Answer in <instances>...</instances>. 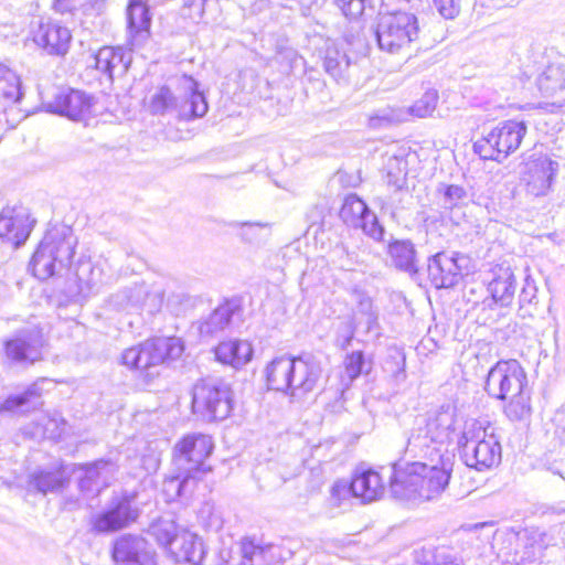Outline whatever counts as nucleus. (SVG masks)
Masks as SVG:
<instances>
[{
	"label": "nucleus",
	"mask_w": 565,
	"mask_h": 565,
	"mask_svg": "<svg viewBox=\"0 0 565 565\" xmlns=\"http://www.w3.org/2000/svg\"><path fill=\"white\" fill-rule=\"evenodd\" d=\"M321 376V362L310 353L279 356L266 367L268 387L285 393L291 402H303L315 394Z\"/></svg>",
	"instance_id": "nucleus-1"
},
{
	"label": "nucleus",
	"mask_w": 565,
	"mask_h": 565,
	"mask_svg": "<svg viewBox=\"0 0 565 565\" xmlns=\"http://www.w3.org/2000/svg\"><path fill=\"white\" fill-rule=\"evenodd\" d=\"M391 472V492L401 500H433L446 489L450 479V468L444 460L395 463Z\"/></svg>",
	"instance_id": "nucleus-2"
},
{
	"label": "nucleus",
	"mask_w": 565,
	"mask_h": 565,
	"mask_svg": "<svg viewBox=\"0 0 565 565\" xmlns=\"http://www.w3.org/2000/svg\"><path fill=\"white\" fill-rule=\"evenodd\" d=\"M213 443L210 436L192 434L185 436L175 446L177 463L184 476L172 477L164 481V490L173 491L174 498L192 492L199 473L205 472L204 460L211 455Z\"/></svg>",
	"instance_id": "nucleus-3"
},
{
	"label": "nucleus",
	"mask_w": 565,
	"mask_h": 565,
	"mask_svg": "<svg viewBox=\"0 0 565 565\" xmlns=\"http://www.w3.org/2000/svg\"><path fill=\"white\" fill-rule=\"evenodd\" d=\"M494 429L477 419L465 423L459 446L465 463L482 471L490 469L501 461V445L494 435Z\"/></svg>",
	"instance_id": "nucleus-4"
},
{
	"label": "nucleus",
	"mask_w": 565,
	"mask_h": 565,
	"mask_svg": "<svg viewBox=\"0 0 565 565\" xmlns=\"http://www.w3.org/2000/svg\"><path fill=\"white\" fill-rule=\"evenodd\" d=\"M184 83L183 92L179 94L167 86L159 87L149 98V111L183 120L203 117L209 109L204 95L198 90V84L192 78H185Z\"/></svg>",
	"instance_id": "nucleus-5"
},
{
	"label": "nucleus",
	"mask_w": 565,
	"mask_h": 565,
	"mask_svg": "<svg viewBox=\"0 0 565 565\" xmlns=\"http://www.w3.org/2000/svg\"><path fill=\"white\" fill-rule=\"evenodd\" d=\"M76 238L70 228L52 230L46 233L30 262L33 275L45 280L56 271V265L65 268L75 254Z\"/></svg>",
	"instance_id": "nucleus-6"
},
{
	"label": "nucleus",
	"mask_w": 565,
	"mask_h": 565,
	"mask_svg": "<svg viewBox=\"0 0 565 565\" xmlns=\"http://www.w3.org/2000/svg\"><path fill=\"white\" fill-rule=\"evenodd\" d=\"M375 38L382 51L390 54L404 53L419 39L418 20L415 14L405 11L381 14Z\"/></svg>",
	"instance_id": "nucleus-7"
},
{
	"label": "nucleus",
	"mask_w": 565,
	"mask_h": 565,
	"mask_svg": "<svg viewBox=\"0 0 565 565\" xmlns=\"http://www.w3.org/2000/svg\"><path fill=\"white\" fill-rule=\"evenodd\" d=\"M503 544L505 545L499 550L498 555L504 563L527 565L542 559L550 539L545 531L527 527L518 533L505 534Z\"/></svg>",
	"instance_id": "nucleus-8"
},
{
	"label": "nucleus",
	"mask_w": 565,
	"mask_h": 565,
	"mask_svg": "<svg viewBox=\"0 0 565 565\" xmlns=\"http://www.w3.org/2000/svg\"><path fill=\"white\" fill-rule=\"evenodd\" d=\"M230 386L217 380H202L193 386L192 408L203 419L223 420L233 408Z\"/></svg>",
	"instance_id": "nucleus-9"
},
{
	"label": "nucleus",
	"mask_w": 565,
	"mask_h": 565,
	"mask_svg": "<svg viewBox=\"0 0 565 565\" xmlns=\"http://www.w3.org/2000/svg\"><path fill=\"white\" fill-rule=\"evenodd\" d=\"M183 345L179 338H154L125 350L121 362L126 366L139 371L148 370L181 356Z\"/></svg>",
	"instance_id": "nucleus-10"
},
{
	"label": "nucleus",
	"mask_w": 565,
	"mask_h": 565,
	"mask_svg": "<svg viewBox=\"0 0 565 565\" xmlns=\"http://www.w3.org/2000/svg\"><path fill=\"white\" fill-rule=\"evenodd\" d=\"M525 134L523 121L507 120L476 141L473 149L483 160L501 162L520 147Z\"/></svg>",
	"instance_id": "nucleus-11"
},
{
	"label": "nucleus",
	"mask_w": 565,
	"mask_h": 565,
	"mask_svg": "<svg viewBox=\"0 0 565 565\" xmlns=\"http://www.w3.org/2000/svg\"><path fill=\"white\" fill-rule=\"evenodd\" d=\"M527 376L519 361L501 360L488 372L486 391L492 397L507 399L526 388Z\"/></svg>",
	"instance_id": "nucleus-12"
},
{
	"label": "nucleus",
	"mask_w": 565,
	"mask_h": 565,
	"mask_svg": "<svg viewBox=\"0 0 565 565\" xmlns=\"http://www.w3.org/2000/svg\"><path fill=\"white\" fill-rule=\"evenodd\" d=\"M558 163L547 156L530 158L521 172V184L527 195L542 198L553 190Z\"/></svg>",
	"instance_id": "nucleus-13"
},
{
	"label": "nucleus",
	"mask_w": 565,
	"mask_h": 565,
	"mask_svg": "<svg viewBox=\"0 0 565 565\" xmlns=\"http://www.w3.org/2000/svg\"><path fill=\"white\" fill-rule=\"evenodd\" d=\"M542 100L540 108L548 113L565 111V65L551 64L535 79Z\"/></svg>",
	"instance_id": "nucleus-14"
},
{
	"label": "nucleus",
	"mask_w": 565,
	"mask_h": 565,
	"mask_svg": "<svg viewBox=\"0 0 565 565\" xmlns=\"http://www.w3.org/2000/svg\"><path fill=\"white\" fill-rule=\"evenodd\" d=\"M341 220L353 228H361L374 241H383L385 230L379 223L377 216L356 194L345 196L340 210Z\"/></svg>",
	"instance_id": "nucleus-15"
},
{
	"label": "nucleus",
	"mask_w": 565,
	"mask_h": 565,
	"mask_svg": "<svg viewBox=\"0 0 565 565\" xmlns=\"http://www.w3.org/2000/svg\"><path fill=\"white\" fill-rule=\"evenodd\" d=\"M34 221L23 206H6L0 212V238L15 247L29 237Z\"/></svg>",
	"instance_id": "nucleus-16"
},
{
	"label": "nucleus",
	"mask_w": 565,
	"mask_h": 565,
	"mask_svg": "<svg viewBox=\"0 0 565 565\" xmlns=\"http://www.w3.org/2000/svg\"><path fill=\"white\" fill-rule=\"evenodd\" d=\"M465 258L455 252H440L429 258L428 276L436 288H450L458 284L461 274V262Z\"/></svg>",
	"instance_id": "nucleus-17"
},
{
	"label": "nucleus",
	"mask_w": 565,
	"mask_h": 565,
	"mask_svg": "<svg viewBox=\"0 0 565 565\" xmlns=\"http://www.w3.org/2000/svg\"><path fill=\"white\" fill-rule=\"evenodd\" d=\"M43 347L42 333L38 329H25L6 342L7 356L17 363H29L41 360Z\"/></svg>",
	"instance_id": "nucleus-18"
},
{
	"label": "nucleus",
	"mask_w": 565,
	"mask_h": 565,
	"mask_svg": "<svg viewBox=\"0 0 565 565\" xmlns=\"http://www.w3.org/2000/svg\"><path fill=\"white\" fill-rule=\"evenodd\" d=\"M92 106L90 96L81 90L64 89L47 104V109L71 120L81 121L88 117Z\"/></svg>",
	"instance_id": "nucleus-19"
},
{
	"label": "nucleus",
	"mask_w": 565,
	"mask_h": 565,
	"mask_svg": "<svg viewBox=\"0 0 565 565\" xmlns=\"http://www.w3.org/2000/svg\"><path fill=\"white\" fill-rule=\"evenodd\" d=\"M94 67L113 82L126 74L131 62L130 50L122 46H104L93 55Z\"/></svg>",
	"instance_id": "nucleus-20"
},
{
	"label": "nucleus",
	"mask_w": 565,
	"mask_h": 565,
	"mask_svg": "<svg viewBox=\"0 0 565 565\" xmlns=\"http://www.w3.org/2000/svg\"><path fill=\"white\" fill-rule=\"evenodd\" d=\"M137 519V511L128 500L121 499L109 509L94 515L90 524L96 533H110L128 526Z\"/></svg>",
	"instance_id": "nucleus-21"
},
{
	"label": "nucleus",
	"mask_w": 565,
	"mask_h": 565,
	"mask_svg": "<svg viewBox=\"0 0 565 565\" xmlns=\"http://www.w3.org/2000/svg\"><path fill=\"white\" fill-rule=\"evenodd\" d=\"M72 35L67 28L57 22H41L34 31V42L49 54L64 55L70 47Z\"/></svg>",
	"instance_id": "nucleus-22"
},
{
	"label": "nucleus",
	"mask_w": 565,
	"mask_h": 565,
	"mask_svg": "<svg viewBox=\"0 0 565 565\" xmlns=\"http://www.w3.org/2000/svg\"><path fill=\"white\" fill-rule=\"evenodd\" d=\"M454 425V411L447 406L430 415L420 426L424 428V433L430 436V440L443 448L450 437Z\"/></svg>",
	"instance_id": "nucleus-23"
},
{
	"label": "nucleus",
	"mask_w": 565,
	"mask_h": 565,
	"mask_svg": "<svg viewBox=\"0 0 565 565\" xmlns=\"http://www.w3.org/2000/svg\"><path fill=\"white\" fill-rule=\"evenodd\" d=\"M214 353L218 362L239 369L252 360L253 347L246 340H230L221 342Z\"/></svg>",
	"instance_id": "nucleus-24"
},
{
	"label": "nucleus",
	"mask_w": 565,
	"mask_h": 565,
	"mask_svg": "<svg viewBox=\"0 0 565 565\" xmlns=\"http://www.w3.org/2000/svg\"><path fill=\"white\" fill-rule=\"evenodd\" d=\"M177 562H186L192 565H199L204 557V547L202 540L194 533L182 529L175 539V545L172 547Z\"/></svg>",
	"instance_id": "nucleus-25"
},
{
	"label": "nucleus",
	"mask_w": 565,
	"mask_h": 565,
	"mask_svg": "<svg viewBox=\"0 0 565 565\" xmlns=\"http://www.w3.org/2000/svg\"><path fill=\"white\" fill-rule=\"evenodd\" d=\"M351 490L352 495L360 498L362 502H373L383 495L385 488L376 471L365 470L354 476Z\"/></svg>",
	"instance_id": "nucleus-26"
},
{
	"label": "nucleus",
	"mask_w": 565,
	"mask_h": 565,
	"mask_svg": "<svg viewBox=\"0 0 565 565\" xmlns=\"http://www.w3.org/2000/svg\"><path fill=\"white\" fill-rule=\"evenodd\" d=\"M515 289V277L509 267H500L488 286L492 299L502 307H507L512 302Z\"/></svg>",
	"instance_id": "nucleus-27"
},
{
	"label": "nucleus",
	"mask_w": 565,
	"mask_h": 565,
	"mask_svg": "<svg viewBox=\"0 0 565 565\" xmlns=\"http://www.w3.org/2000/svg\"><path fill=\"white\" fill-rule=\"evenodd\" d=\"M81 469L84 471V475L79 479L81 490L99 492L103 487L108 484L109 476L114 471V465L106 460H98Z\"/></svg>",
	"instance_id": "nucleus-28"
},
{
	"label": "nucleus",
	"mask_w": 565,
	"mask_h": 565,
	"mask_svg": "<svg viewBox=\"0 0 565 565\" xmlns=\"http://www.w3.org/2000/svg\"><path fill=\"white\" fill-rule=\"evenodd\" d=\"M128 29L136 42L146 40L149 35L151 17L149 8L140 0H131L127 9Z\"/></svg>",
	"instance_id": "nucleus-29"
},
{
	"label": "nucleus",
	"mask_w": 565,
	"mask_h": 565,
	"mask_svg": "<svg viewBox=\"0 0 565 565\" xmlns=\"http://www.w3.org/2000/svg\"><path fill=\"white\" fill-rule=\"evenodd\" d=\"M406 451L418 457L427 458L430 462L443 461V448L430 440V436L424 433L419 425L407 440Z\"/></svg>",
	"instance_id": "nucleus-30"
},
{
	"label": "nucleus",
	"mask_w": 565,
	"mask_h": 565,
	"mask_svg": "<svg viewBox=\"0 0 565 565\" xmlns=\"http://www.w3.org/2000/svg\"><path fill=\"white\" fill-rule=\"evenodd\" d=\"M148 547V542L140 536L122 535L114 542L111 556L116 565H125L137 559Z\"/></svg>",
	"instance_id": "nucleus-31"
},
{
	"label": "nucleus",
	"mask_w": 565,
	"mask_h": 565,
	"mask_svg": "<svg viewBox=\"0 0 565 565\" xmlns=\"http://www.w3.org/2000/svg\"><path fill=\"white\" fill-rule=\"evenodd\" d=\"M391 263L399 270L414 275L418 271L415 246L411 241H394L387 249Z\"/></svg>",
	"instance_id": "nucleus-32"
},
{
	"label": "nucleus",
	"mask_w": 565,
	"mask_h": 565,
	"mask_svg": "<svg viewBox=\"0 0 565 565\" xmlns=\"http://www.w3.org/2000/svg\"><path fill=\"white\" fill-rule=\"evenodd\" d=\"M67 483L68 478L65 476L64 470L60 469L54 471H36L30 477V486L43 494L61 491Z\"/></svg>",
	"instance_id": "nucleus-33"
},
{
	"label": "nucleus",
	"mask_w": 565,
	"mask_h": 565,
	"mask_svg": "<svg viewBox=\"0 0 565 565\" xmlns=\"http://www.w3.org/2000/svg\"><path fill=\"white\" fill-rule=\"evenodd\" d=\"M271 544L262 546L253 540L245 539L242 542V562L239 565H270L274 558Z\"/></svg>",
	"instance_id": "nucleus-34"
},
{
	"label": "nucleus",
	"mask_w": 565,
	"mask_h": 565,
	"mask_svg": "<svg viewBox=\"0 0 565 565\" xmlns=\"http://www.w3.org/2000/svg\"><path fill=\"white\" fill-rule=\"evenodd\" d=\"M236 307L232 303H224L218 306L209 318L200 326L202 335H213L224 330L231 322Z\"/></svg>",
	"instance_id": "nucleus-35"
},
{
	"label": "nucleus",
	"mask_w": 565,
	"mask_h": 565,
	"mask_svg": "<svg viewBox=\"0 0 565 565\" xmlns=\"http://www.w3.org/2000/svg\"><path fill=\"white\" fill-rule=\"evenodd\" d=\"M384 164L386 171L387 184L394 186L396 190L404 188L407 175V161L404 156V151L398 153L388 154Z\"/></svg>",
	"instance_id": "nucleus-36"
},
{
	"label": "nucleus",
	"mask_w": 565,
	"mask_h": 565,
	"mask_svg": "<svg viewBox=\"0 0 565 565\" xmlns=\"http://www.w3.org/2000/svg\"><path fill=\"white\" fill-rule=\"evenodd\" d=\"M21 97L20 77L9 67L0 63V100L14 104L18 103Z\"/></svg>",
	"instance_id": "nucleus-37"
},
{
	"label": "nucleus",
	"mask_w": 565,
	"mask_h": 565,
	"mask_svg": "<svg viewBox=\"0 0 565 565\" xmlns=\"http://www.w3.org/2000/svg\"><path fill=\"white\" fill-rule=\"evenodd\" d=\"M147 296L145 286H135L111 295L108 303L115 310H125L129 307L143 306Z\"/></svg>",
	"instance_id": "nucleus-38"
},
{
	"label": "nucleus",
	"mask_w": 565,
	"mask_h": 565,
	"mask_svg": "<svg viewBox=\"0 0 565 565\" xmlns=\"http://www.w3.org/2000/svg\"><path fill=\"white\" fill-rule=\"evenodd\" d=\"M436 193L441 207L449 211L463 205L468 198L467 191L457 184L440 183Z\"/></svg>",
	"instance_id": "nucleus-39"
},
{
	"label": "nucleus",
	"mask_w": 565,
	"mask_h": 565,
	"mask_svg": "<svg viewBox=\"0 0 565 565\" xmlns=\"http://www.w3.org/2000/svg\"><path fill=\"white\" fill-rule=\"evenodd\" d=\"M151 534L154 536L157 542L172 551L175 545V539L179 536L181 530L178 527L174 521L161 519L154 523L151 529Z\"/></svg>",
	"instance_id": "nucleus-40"
},
{
	"label": "nucleus",
	"mask_w": 565,
	"mask_h": 565,
	"mask_svg": "<svg viewBox=\"0 0 565 565\" xmlns=\"http://www.w3.org/2000/svg\"><path fill=\"white\" fill-rule=\"evenodd\" d=\"M511 401L504 412L511 420H522L531 414L530 392L525 388L521 393L509 396Z\"/></svg>",
	"instance_id": "nucleus-41"
},
{
	"label": "nucleus",
	"mask_w": 565,
	"mask_h": 565,
	"mask_svg": "<svg viewBox=\"0 0 565 565\" xmlns=\"http://www.w3.org/2000/svg\"><path fill=\"white\" fill-rule=\"evenodd\" d=\"M323 67L332 77L339 78L349 67V60L347 55L339 50L328 47L323 58Z\"/></svg>",
	"instance_id": "nucleus-42"
},
{
	"label": "nucleus",
	"mask_w": 565,
	"mask_h": 565,
	"mask_svg": "<svg viewBox=\"0 0 565 565\" xmlns=\"http://www.w3.org/2000/svg\"><path fill=\"white\" fill-rule=\"evenodd\" d=\"M217 0H182L181 14L185 19L199 22L205 10L214 6Z\"/></svg>",
	"instance_id": "nucleus-43"
},
{
	"label": "nucleus",
	"mask_w": 565,
	"mask_h": 565,
	"mask_svg": "<svg viewBox=\"0 0 565 565\" xmlns=\"http://www.w3.org/2000/svg\"><path fill=\"white\" fill-rule=\"evenodd\" d=\"M39 392L35 385H31L25 392L9 396L3 403H0V414L13 413L26 405L31 398L38 397Z\"/></svg>",
	"instance_id": "nucleus-44"
},
{
	"label": "nucleus",
	"mask_w": 565,
	"mask_h": 565,
	"mask_svg": "<svg viewBox=\"0 0 565 565\" xmlns=\"http://www.w3.org/2000/svg\"><path fill=\"white\" fill-rule=\"evenodd\" d=\"M438 95L436 90H427L411 108L409 111L418 118H425L436 108Z\"/></svg>",
	"instance_id": "nucleus-45"
},
{
	"label": "nucleus",
	"mask_w": 565,
	"mask_h": 565,
	"mask_svg": "<svg viewBox=\"0 0 565 565\" xmlns=\"http://www.w3.org/2000/svg\"><path fill=\"white\" fill-rule=\"evenodd\" d=\"M344 370L350 381L355 380L363 372H367L363 352L353 351L351 354H348L344 360Z\"/></svg>",
	"instance_id": "nucleus-46"
},
{
	"label": "nucleus",
	"mask_w": 565,
	"mask_h": 565,
	"mask_svg": "<svg viewBox=\"0 0 565 565\" xmlns=\"http://www.w3.org/2000/svg\"><path fill=\"white\" fill-rule=\"evenodd\" d=\"M342 13L350 19L360 17L364 11V0H334Z\"/></svg>",
	"instance_id": "nucleus-47"
},
{
	"label": "nucleus",
	"mask_w": 565,
	"mask_h": 565,
	"mask_svg": "<svg viewBox=\"0 0 565 565\" xmlns=\"http://www.w3.org/2000/svg\"><path fill=\"white\" fill-rule=\"evenodd\" d=\"M350 495H352L351 482L348 483L344 480L334 482L331 488V501L333 505L339 507L341 501L348 499Z\"/></svg>",
	"instance_id": "nucleus-48"
},
{
	"label": "nucleus",
	"mask_w": 565,
	"mask_h": 565,
	"mask_svg": "<svg viewBox=\"0 0 565 565\" xmlns=\"http://www.w3.org/2000/svg\"><path fill=\"white\" fill-rule=\"evenodd\" d=\"M434 3L446 19H454L460 11V0H434Z\"/></svg>",
	"instance_id": "nucleus-49"
},
{
	"label": "nucleus",
	"mask_w": 565,
	"mask_h": 565,
	"mask_svg": "<svg viewBox=\"0 0 565 565\" xmlns=\"http://www.w3.org/2000/svg\"><path fill=\"white\" fill-rule=\"evenodd\" d=\"M360 312L365 317L366 331H373L377 327V317L372 311L370 299H364L360 302Z\"/></svg>",
	"instance_id": "nucleus-50"
},
{
	"label": "nucleus",
	"mask_w": 565,
	"mask_h": 565,
	"mask_svg": "<svg viewBox=\"0 0 565 565\" xmlns=\"http://www.w3.org/2000/svg\"><path fill=\"white\" fill-rule=\"evenodd\" d=\"M423 565H458V564L455 563V561L451 559L449 556L439 554V555L435 556L433 562H427Z\"/></svg>",
	"instance_id": "nucleus-51"
},
{
	"label": "nucleus",
	"mask_w": 565,
	"mask_h": 565,
	"mask_svg": "<svg viewBox=\"0 0 565 565\" xmlns=\"http://www.w3.org/2000/svg\"><path fill=\"white\" fill-rule=\"evenodd\" d=\"M383 122H391L387 116H375L370 118V126L373 128L381 127Z\"/></svg>",
	"instance_id": "nucleus-52"
},
{
	"label": "nucleus",
	"mask_w": 565,
	"mask_h": 565,
	"mask_svg": "<svg viewBox=\"0 0 565 565\" xmlns=\"http://www.w3.org/2000/svg\"><path fill=\"white\" fill-rule=\"evenodd\" d=\"M353 335H354V331H353V329H350L348 335L343 339V341L341 343L342 349H347L350 345V343L353 339Z\"/></svg>",
	"instance_id": "nucleus-53"
},
{
	"label": "nucleus",
	"mask_w": 565,
	"mask_h": 565,
	"mask_svg": "<svg viewBox=\"0 0 565 565\" xmlns=\"http://www.w3.org/2000/svg\"><path fill=\"white\" fill-rule=\"evenodd\" d=\"M529 298V291L524 288L520 295V301L524 302V301H531Z\"/></svg>",
	"instance_id": "nucleus-54"
},
{
	"label": "nucleus",
	"mask_w": 565,
	"mask_h": 565,
	"mask_svg": "<svg viewBox=\"0 0 565 565\" xmlns=\"http://www.w3.org/2000/svg\"><path fill=\"white\" fill-rule=\"evenodd\" d=\"M242 225L248 226V227H253V226L264 227L265 226V224H262V223H243Z\"/></svg>",
	"instance_id": "nucleus-55"
},
{
	"label": "nucleus",
	"mask_w": 565,
	"mask_h": 565,
	"mask_svg": "<svg viewBox=\"0 0 565 565\" xmlns=\"http://www.w3.org/2000/svg\"><path fill=\"white\" fill-rule=\"evenodd\" d=\"M212 525H215L218 527L221 525L220 520L217 519V520L212 521Z\"/></svg>",
	"instance_id": "nucleus-56"
},
{
	"label": "nucleus",
	"mask_w": 565,
	"mask_h": 565,
	"mask_svg": "<svg viewBox=\"0 0 565 565\" xmlns=\"http://www.w3.org/2000/svg\"><path fill=\"white\" fill-rule=\"evenodd\" d=\"M486 525H487V523H480V524H477L476 527H483Z\"/></svg>",
	"instance_id": "nucleus-57"
},
{
	"label": "nucleus",
	"mask_w": 565,
	"mask_h": 565,
	"mask_svg": "<svg viewBox=\"0 0 565 565\" xmlns=\"http://www.w3.org/2000/svg\"><path fill=\"white\" fill-rule=\"evenodd\" d=\"M157 466H158V462L156 461V462H153L152 468L157 469Z\"/></svg>",
	"instance_id": "nucleus-58"
},
{
	"label": "nucleus",
	"mask_w": 565,
	"mask_h": 565,
	"mask_svg": "<svg viewBox=\"0 0 565 565\" xmlns=\"http://www.w3.org/2000/svg\"><path fill=\"white\" fill-rule=\"evenodd\" d=\"M444 461H449V458H446V460L444 459ZM445 463L448 467V462H445Z\"/></svg>",
	"instance_id": "nucleus-59"
}]
</instances>
